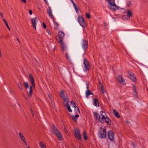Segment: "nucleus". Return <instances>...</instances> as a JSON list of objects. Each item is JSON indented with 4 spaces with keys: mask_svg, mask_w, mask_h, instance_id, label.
<instances>
[{
    "mask_svg": "<svg viewBox=\"0 0 148 148\" xmlns=\"http://www.w3.org/2000/svg\"><path fill=\"white\" fill-rule=\"evenodd\" d=\"M88 41L85 39L82 40L81 42V45L84 51L87 49L88 45Z\"/></svg>",
    "mask_w": 148,
    "mask_h": 148,
    "instance_id": "obj_7",
    "label": "nucleus"
},
{
    "mask_svg": "<svg viewBox=\"0 0 148 148\" xmlns=\"http://www.w3.org/2000/svg\"><path fill=\"white\" fill-rule=\"evenodd\" d=\"M108 136L109 139L111 141H113L114 139V133L112 131L108 132Z\"/></svg>",
    "mask_w": 148,
    "mask_h": 148,
    "instance_id": "obj_12",
    "label": "nucleus"
},
{
    "mask_svg": "<svg viewBox=\"0 0 148 148\" xmlns=\"http://www.w3.org/2000/svg\"><path fill=\"white\" fill-rule=\"evenodd\" d=\"M86 88L88 89L87 90H89V86H88V83L87 82L86 83Z\"/></svg>",
    "mask_w": 148,
    "mask_h": 148,
    "instance_id": "obj_44",
    "label": "nucleus"
},
{
    "mask_svg": "<svg viewBox=\"0 0 148 148\" xmlns=\"http://www.w3.org/2000/svg\"><path fill=\"white\" fill-rule=\"evenodd\" d=\"M48 96L49 97V98L51 100V96H50V95H48Z\"/></svg>",
    "mask_w": 148,
    "mask_h": 148,
    "instance_id": "obj_52",
    "label": "nucleus"
},
{
    "mask_svg": "<svg viewBox=\"0 0 148 148\" xmlns=\"http://www.w3.org/2000/svg\"><path fill=\"white\" fill-rule=\"evenodd\" d=\"M94 118H96V119H99V117H98L97 112H95L94 113Z\"/></svg>",
    "mask_w": 148,
    "mask_h": 148,
    "instance_id": "obj_34",
    "label": "nucleus"
},
{
    "mask_svg": "<svg viewBox=\"0 0 148 148\" xmlns=\"http://www.w3.org/2000/svg\"><path fill=\"white\" fill-rule=\"evenodd\" d=\"M29 76L32 87L34 88L35 87V83L33 77L30 73L29 74Z\"/></svg>",
    "mask_w": 148,
    "mask_h": 148,
    "instance_id": "obj_14",
    "label": "nucleus"
},
{
    "mask_svg": "<svg viewBox=\"0 0 148 148\" xmlns=\"http://www.w3.org/2000/svg\"><path fill=\"white\" fill-rule=\"evenodd\" d=\"M30 110L31 111V112H32V114L33 115V116H34V113H33V112L32 111V109H30Z\"/></svg>",
    "mask_w": 148,
    "mask_h": 148,
    "instance_id": "obj_49",
    "label": "nucleus"
},
{
    "mask_svg": "<svg viewBox=\"0 0 148 148\" xmlns=\"http://www.w3.org/2000/svg\"><path fill=\"white\" fill-rule=\"evenodd\" d=\"M113 112L115 116L117 118L120 117V116L118 113L114 109L113 110Z\"/></svg>",
    "mask_w": 148,
    "mask_h": 148,
    "instance_id": "obj_26",
    "label": "nucleus"
},
{
    "mask_svg": "<svg viewBox=\"0 0 148 148\" xmlns=\"http://www.w3.org/2000/svg\"><path fill=\"white\" fill-rule=\"evenodd\" d=\"M83 137L84 139L85 140H86L87 139V134L86 133V132L85 131H84L83 132Z\"/></svg>",
    "mask_w": 148,
    "mask_h": 148,
    "instance_id": "obj_31",
    "label": "nucleus"
},
{
    "mask_svg": "<svg viewBox=\"0 0 148 148\" xmlns=\"http://www.w3.org/2000/svg\"><path fill=\"white\" fill-rule=\"evenodd\" d=\"M71 104L73 105V106H72L73 107H76V106L75 104V102L73 101H71Z\"/></svg>",
    "mask_w": 148,
    "mask_h": 148,
    "instance_id": "obj_38",
    "label": "nucleus"
},
{
    "mask_svg": "<svg viewBox=\"0 0 148 148\" xmlns=\"http://www.w3.org/2000/svg\"><path fill=\"white\" fill-rule=\"evenodd\" d=\"M47 12L49 16L51 17L53 21L54 29L56 30H58L59 24L56 22L55 21L56 18H55L53 16L52 13V10L50 6L48 7V9H47Z\"/></svg>",
    "mask_w": 148,
    "mask_h": 148,
    "instance_id": "obj_1",
    "label": "nucleus"
},
{
    "mask_svg": "<svg viewBox=\"0 0 148 148\" xmlns=\"http://www.w3.org/2000/svg\"><path fill=\"white\" fill-rule=\"evenodd\" d=\"M70 0L73 4H74V3H75L73 0Z\"/></svg>",
    "mask_w": 148,
    "mask_h": 148,
    "instance_id": "obj_51",
    "label": "nucleus"
},
{
    "mask_svg": "<svg viewBox=\"0 0 148 148\" xmlns=\"http://www.w3.org/2000/svg\"><path fill=\"white\" fill-rule=\"evenodd\" d=\"M94 103L95 106L96 107H99V101L97 99H94Z\"/></svg>",
    "mask_w": 148,
    "mask_h": 148,
    "instance_id": "obj_25",
    "label": "nucleus"
},
{
    "mask_svg": "<svg viewBox=\"0 0 148 148\" xmlns=\"http://www.w3.org/2000/svg\"><path fill=\"white\" fill-rule=\"evenodd\" d=\"M86 96L87 98H88V96L90 95H93V93L89 90H86Z\"/></svg>",
    "mask_w": 148,
    "mask_h": 148,
    "instance_id": "obj_19",
    "label": "nucleus"
},
{
    "mask_svg": "<svg viewBox=\"0 0 148 148\" xmlns=\"http://www.w3.org/2000/svg\"><path fill=\"white\" fill-rule=\"evenodd\" d=\"M73 5L74 6V8L76 7V5H75V3H74V4H73Z\"/></svg>",
    "mask_w": 148,
    "mask_h": 148,
    "instance_id": "obj_50",
    "label": "nucleus"
},
{
    "mask_svg": "<svg viewBox=\"0 0 148 148\" xmlns=\"http://www.w3.org/2000/svg\"><path fill=\"white\" fill-rule=\"evenodd\" d=\"M101 113H103L104 112H103V111H101V112H100Z\"/></svg>",
    "mask_w": 148,
    "mask_h": 148,
    "instance_id": "obj_54",
    "label": "nucleus"
},
{
    "mask_svg": "<svg viewBox=\"0 0 148 148\" xmlns=\"http://www.w3.org/2000/svg\"><path fill=\"white\" fill-rule=\"evenodd\" d=\"M17 40L19 42V40L17 38H16Z\"/></svg>",
    "mask_w": 148,
    "mask_h": 148,
    "instance_id": "obj_57",
    "label": "nucleus"
},
{
    "mask_svg": "<svg viewBox=\"0 0 148 148\" xmlns=\"http://www.w3.org/2000/svg\"><path fill=\"white\" fill-rule=\"evenodd\" d=\"M24 86L25 88L26 89L28 88H29V84L27 82H24Z\"/></svg>",
    "mask_w": 148,
    "mask_h": 148,
    "instance_id": "obj_29",
    "label": "nucleus"
},
{
    "mask_svg": "<svg viewBox=\"0 0 148 148\" xmlns=\"http://www.w3.org/2000/svg\"><path fill=\"white\" fill-rule=\"evenodd\" d=\"M66 106L67 107V108L68 110L70 112H72V110L71 109L70 106L69 105H68Z\"/></svg>",
    "mask_w": 148,
    "mask_h": 148,
    "instance_id": "obj_35",
    "label": "nucleus"
},
{
    "mask_svg": "<svg viewBox=\"0 0 148 148\" xmlns=\"http://www.w3.org/2000/svg\"><path fill=\"white\" fill-rule=\"evenodd\" d=\"M52 129L54 132L57 135L59 139L60 140H62V135L60 133L59 130L57 129V128L54 125L52 127Z\"/></svg>",
    "mask_w": 148,
    "mask_h": 148,
    "instance_id": "obj_4",
    "label": "nucleus"
},
{
    "mask_svg": "<svg viewBox=\"0 0 148 148\" xmlns=\"http://www.w3.org/2000/svg\"><path fill=\"white\" fill-rule=\"evenodd\" d=\"M78 21L80 25L83 27H86L85 22L82 16H79L78 18Z\"/></svg>",
    "mask_w": 148,
    "mask_h": 148,
    "instance_id": "obj_5",
    "label": "nucleus"
},
{
    "mask_svg": "<svg viewBox=\"0 0 148 148\" xmlns=\"http://www.w3.org/2000/svg\"><path fill=\"white\" fill-rule=\"evenodd\" d=\"M117 80L119 83L123 85H125L126 84L125 81L123 79V77L121 75H119L118 76Z\"/></svg>",
    "mask_w": 148,
    "mask_h": 148,
    "instance_id": "obj_11",
    "label": "nucleus"
},
{
    "mask_svg": "<svg viewBox=\"0 0 148 148\" xmlns=\"http://www.w3.org/2000/svg\"><path fill=\"white\" fill-rule=\"evenodd\" d=\"M63 100L64 104L65 106H66L69 105L68 103V97Z\"/></svg>",
    "mask_w": 148,
    "mask_h": 148,
    "instance_id": "obj_21",
    "label": "nucleus"
},
{
    "mask_svg": "<svg viewBox=\"0 0 148 148\" xmlns=\"http://www.w3.org/2000/svg\"><path fill=\"white\" fill-rule=\"evenodd\" d=\"M84 71H86L90 69V66L88 61L85 59L84 60Z\"/></svg>",
    "mask_w": 148,
    "mask_h": 148,
    "instance_id": "obj_6",
    "label": "nucleus"
},
{
    "mask_svg": "<svg viewBox=\"0 0 148 148\" xmlns=\"http://www.w3.org/2000/svg\"><path fill=\"white\" fill-rule=\"evenodd\" d=\"M132 3V2L131 1H129L128 4V7H130L131 6Z\"/></svg>",
    "mask_w": 148,
    "mask_h": 148,
    "instance_id": "obj_39",
    "label": "nucleus"
},
{
    "mask_svg": "<svg viewBox=\"0 0 148 148\" xmlns=\"http://www.w3.org/2000/svg\"><path fill=\"white\" fill-rule=\"evenodd\" d=\"M45 2L47 3V1H46V0H44Z\"/></svg>",
    "mask_w": 148,
    "mask_h": 148,
    "instance_id": "obj_53",
    "label": "nucleus"
},
{
    "mask_svg": "<svg viewBox=\"0 0 148 148\" xmlns=\"http://www.w3.org/2000/svg\"><path fill=\"white\" fill-rule=\"evenodd\" d=\"M100 84L101 86V92H102V93L103 94L104 93V89L103 88V86H102V85L100 83Z\"/></svg>",
    "mask_w": 148,
    "mask_h": 148,
    "instance_id": "obj_37",
    "label": "nucleus"
},
{
    "mask_svg": "<svg viewBox=\"0 0 148 148\" xmlns=\"http://www.w3.org/2000/svg\"><path fill=\"white\" fill-rule=\"evenodd\" d=\"M105 122H106L109 125H111V121L109 118L107 116H106L105 119Z\"/></svg>",
    "mask_w": 148,
    "mask_h": 148,
    "instance_id": "obj_22",
    "label": "nucleus"
},
{
    "mask_svg": "<svg viewBox=\"0 0 148 148\" xmlns=\"http://www.w3.org/2000/svg\"><path fill=\"white\" fill-rule=\"evenodd\" d=\"M23 96H24V97H25V98H26L25 96V95H23Z\"/></svg>",
    "mask_w": 148,
    "mask_h": 148,
    "instance_id": "obj_55",
    "label": "nucleus"
},
{
    "mask_svg": "<svg viewBox=\"0 0 148 148\" xmlns=\"http://www.w3.org/2000/svg\"><path fill=\"white\" fill-rule=\"evenodd\" d=\"M18 104L19 106V107H20V105L18 103Z\"/></svg>",
    "mask_w": 148,
    "mask_h": 148,
    "instance_id": "obj_56",
    "label": "nucleus"
},
{
    "mask_svg": "<svg viewBox=\"0 0 148 148\" xmlns=\"http://www.w3.org/2000/svg\"><path fill=\"white\" fill-rule=\"evenodd\" d=\"M21 1L23 3H25L26 2V0H21Z\"/></svg>",
    "mask_w": 148,
    "mask_h": 148,
    "instance_id": "obj_46",
    "label": "nucleus"
},
{
    "mask_svg": "<svg viewBox=\"0 0 148 148\" xmlns=\"http://www.w3.org/2000/svg\"><path fill=\"white\" fill-rule=\"evenodd\" d=\"M60 43L61 45V49L63 51H65L66 49V47L65 45L62 41L61 42H58Z\"/></svg>",
    "mask_w": 148,
    "mask_h": 148,
    "instance_id": "obj_18",
    "label": "nucleus"
},
{
    "mask_svg": "<svg viewBox=\"0 0 148 148\" xmlns=\"http://www.w3.org/2000/svg\"><path fill=\"white\" fill-rule=\"evenodd\" d=\"M66 57L67 59H68V60H70V58L69 56L68 55L67 53H66Z\"/></svg>",
    "mask_w": 148,
    "mask_h": 148,
    "instance_id": "obj_41",
    "label": "nucleus"
},
{
    "mask_svg": "<svg viewBox=\"0 0 148 148\" xmlns=\"http://www.w3.org/2000/svg\"><path fill=\"white\" fill-rule=\"evenodd\" d=\"M32 87L31 86H30L29 91L28 92V96L29 97H30L32 96Z\"/></svg>",
    "mask_w": 148,
    "mask_h": 148,
    "instance_id": "obj_20",
    "label": "nucleus"
},
{
    "mask_svg": "<svg viewBox=\"0 0 148 148\" xmlns=\"http://www.w3.org/2000/svg\"><path fill=\"white\" fill-rule=\"evenodd\" d=\"M60 97L63 99L67 97L64 95L63 91L60 92Z\"/></svg>",
    "mask_w": 148,
    "mask_h": 148,
    "instance_id": "obj_24",
    "label": "nucleus"
},
{
    "mask_svg": "<svg viewBox=\"0 0 148 148\" xmlns=\"http://www.w3.org/2000/svg\"><path fill=\"white\" fill-rule=\"evenodd\" d=\"M94 118H96V119H99V117H98L97 112H95L94 113Z\"/></svg>",
    "mask_w": 148,
    "mask_h": 148,
    "instance_id": "obj_33",
    "label": "nucleus"
},
{
    "mask_svg": "<svg viewBox=\"0 0 148 148\" xmlns=\"http://www.w3.org/2000/svg\"><path fill=\"white\" fill-rule=\"evenodd\" d=\"M39 145L41 148H47L46 146L41 142H39Z\"/></svg>",
    "mask_w": 148,
    "mask_h": 148,
    "instance_id": "obj_28",
    "label": "nucleus"
},
{
    "mask_svg": "<svg viewBox=\"0 0 148 148\" xmlns=\"http://www.w3.org/2000/svg\"><path fill=\"white\" fill-rule=\"evenodd\" d=\"M18 86L19 88L22 90L23 89L21 83H18Z\"/></svg>",
    "mask_w": 148,
    "mask_h": 148,
    "instance_id": "obj_36",
    "label": "nucleus"
},
{
    "mask_svg": "<svg viewBox=\"0 0 148 148\" xmlns=\"http://www.w3.org/2000/svg\"><path fill=\"white\" fill-rule=\"evenodd\" d=\"M86 17L88 18H90V14L88 13H86Z\"/></svg>",
    "mask_w": 148,
    "mask_h": 148,
    "instance_id": "obj_40",
    "label": "nucleus"
},
{
    "mask_svg": "<svg viewBox=\"0 0 148 148\" xmlns=\"http://www.w3.org/2000/svg\"><path fill=\"white\" fill-rule=\"evenodd\" d=\"M19 135L21 140L26 145H27V143H26V139L24 136L23 135V134L21 133L20 132L19 133Z\"/></svg>",
    "mask_w": 148,
    "mask_h": 148,
    "instance_id": "obj_17",
    "label": "nucleus"
},
{
    "mask_svg": "<svg viewBox=\"0 0 148 148\" xmlns=\"http://www.w3.org/2000/svg\"><path fill=\"white\" fill-rule=\"evenodd\" d=\"M75 132V136L76 139L80 140L82 138V137L80 132L78 129H74Z\"/></svg>",
    "mask_w": 148,
    "mask_h": 148,
    "instance_id": "obj_8",
    "label": "nucleus"
},
{
    "mask_svg": "<svg viewBox=\"0 0 148 148\" xmlns=\"http://www.w3.org/2000/svg\"><path fill=\"white\" fill-rule=\"evenodd\" d=\"M74 108H75V111L76 113V114H78V113H80V111L79 108L76 106Z\"/></svg>",
    "mask_w": 148,
    "mask_h": 148,
    "instance_id": "obj_30",
    "label": "nucleus"
},
{
    "mask_svg": "<svg viewBox=\"0 0 148 148\" xmlns=\"http://www.w3.org/2000/svg\"><path fill=\"white\" fill-rule=\"evenodd\" d=\"M47 33L50 35H51V33L50 30L48 29H47Z\"/></svg>",
    "mask_w": 148,
    "mask_h": 148,
    "instance_id": "obj_43",
    "label": "nucleus"
},
{
    "mask_svg": "<svg viewBox=\"0 0 148 148\" xmlns=\"http://www.w3.org/2000/svg\"><path fill=\"white\" fill-rule=\"evenodd\" d=\"M29 13L30 15H31L32 14V12L31 10H29Z\"/></svg>",
    "mask_w": 148,
    "mask_h": 148,
    "instance_id": "obj_47",
    "label": "nucleus"
},
{
    "mask_svg": "<svg viewBox=\"0 0 148 148\" xmlns=\"http://www.w3.org/2000/svg\"><path fill=\"white\" fill-rule=\"evenodd\" d=\"M42 25L44 29L46 28V26L44 22L42 23Z\"/></svg>",
    "mask_w": 148,
    "mask_h": 148,
    "instance_id": "obj_42",
    "label": "nucleus"
},
{
    "mask_svg": "<svg viewBox=\"0 0 148 148\" xmlns=\"http://www.w3.org/2000/svg\"><path fill=\"white\" fill-rule=\"evenodd\" d=\"M79 117V115L77 114L75 115V116H73L72 119L75 122H76L77 121V118Z\"/></svg>",
    "mask_w": 148,
    "mask_h": 148,
    "instance_id": "obj_27",
    "label": "nucleus"
},
{
    "mask_svg": "<svg viewBox=\"0 0 148 148\" xmlns=\"http://www.w3.org/2000/svg\"><path fill=\"white\" fill-rule=\"evenodd\" d=\"M106 118V117L104 115L101 114L99 116V120L101 123H103L105 122V119Z\"/></svg>",
    "mask_w": 148,
    "mask_h": 148,
    "instance_id": "obj_15",
    "label": "nucleus"
},
{
    "mask_svg": "<svg viewBox=\"0 0 148 148\" xmlns=\"http://www.w3.org/2000/svg\"><path fill=\"white\" fill-rule=\"evenodd\" d=\"M27 148H30V147H27Z\"/></svg>",
    "mask_w": 148,
    "mask_h": 148,
    "instance_id": "obj_58",
    "label": "nucleus"
},
{
    "mask_svg": "<svg viewBox=\"0 0 148 148\" xmlns=\"http://www.w3.org/2000/svg\"><path fill=\"white\" fill-rule=\"evenodd\" d=\"M133 90L134 91V97L137 98V92L136 87L134 85H133Z\"/></svg>",
    "mask_w": 148,
    "mask_h": 148,
    "instance_id": "obj_23",
    "label": "nucleus"
},
{
    "mask_svg": "<svg viewBox=\"0 0 148 148\" xmlns=\"http://www.w3.org/2000/svg\"><path fill=\"white\" fill-rule=\"evenodd\" d=\"M3 20L4 22L5 23V25H6L9 31H10V27H9V26H8V23H7V21H6V20L5 19H4L3 18Z\"/></svg>",
    "mask_w": 148,
    "mask_h": 148,
    "instance_id": "obj_32",
    "label": "nucleus"
},
{
    "mask_svg": "<svg viewBox=\"0 0 148 148\" xmlns=\"http://www.w3.org/2000/svg\"><path fill=\"white\" fill-rule=\"evenodd\" d=\"M108 4L110 5V9L115 11L118 9V6L115 3L114 0H107Z\"/></svg>",
    "mask_w": 148,
    "mask_h": 148,
    "instance_id": "obj_2",
    "label": "nucleus"
},
{
    "mask_svg": "<svg viewBox=\"0 0 148 148\" xmlns=\"http://www.w3.org/2000/svg\"><path fill=\"white\" fill-rule=\"evenodd\" d=\"M127 14L126 15L124 16H123L122 18L123 19H124L125 18L127 17L128 18H127V19H130V17L132 16V14L129 10H127Z\"/></svg>",
    "mask_w": 148,
    "mask_h": 148,
    "instance_id": "obj_16",
    "label": "nucleus"
},
{
    "mask_svg": "<svg viewBox=\"0 0 148 148\" xmlns=\"http://www.w3.org/2000/svg\"><path fill=\"white\" fill-rule=\"evenodd\" d=\"M128 77L130 79L134 82H136V79L134 73L131 72L128 73Z\"/></svg>",
    "mask_w": 148,
    "mask_h": 148,
    "instance_id": "obj_9",
    "label": "nucleus"
},
{
    "mask_svg": "<svg viewBox=\"0 0 148 148\" xmlns=\"http://www.w3.org/2000/svg\"><path fill=\"white\" fill-rule=\"evenodd\" d=\"M64 36V34L62 31L59 32L58 36L56 37V39L58 42H61L63 41V38Z\"/></svg>",
    "mask_w": 148,
    "mask_h": 148,
    "instance_id": "obj_3",
    "label": "nucleus"
},
{
    "mask_svg": "<svg viewBox=\"0 0 148 148\" xmlns=\"http://www.w3.org/2000/svg\"><path fill=\"white\" fill-rule=\"evenodd\" d=\"M37 21L38 19L36 17L32 19V24L33 27L36 30V22Z\"/></svg>",
    "mask_w": 148,
    "mask_h": 148,
    "instance_id": "obj_13",
    "label": "nucleus"
},
{
    "mask_svg": "<svg viewBox=\"0 0 148 148\" xmlns=\"http://www.w3.org/2000/svg\"><path fill=\"white\" fill-rule=\"evenodd\" d=\"M0 14L1 16L2 19H3V15L2 13V12H1Z\"/></svg>",
    "mask_w": 148,
    "mask_h": 148,
    "instance_id": "obj_48",
    "label": "nucleus"
},
{
    "mask_svg": "<svg viewBox=\"0 0 148 148\" xmlns=\"http://www.w3.org/2000/svg\"><path fill=\"white\" fill-rule=\"evenodd\" d=\"M74 8L77 12H78V8L76 7Z\"/></svg>",
    "mask_w": 148,
    "mask_h": 148,
    "instance_id": "obj_45",
    "label": "nucleus"
},
{
    "mask_svg": "<svg viewBox=\"0 0 148 148\" xmlns=\"http://www.w3.org/2000/svg\"><path fill=\"white\" fill-rule=\"evenodd\" d=\"M106 127L105 126L104 127L103 130V133H102L101 132H99L100 134V136H99L100 138H106Z\"/></svg>",
    "mask_w": 148,
    "mask_h": 148,
    "instance_id": "obj_10",
    "label": "nucleus"
}]
</instances>
